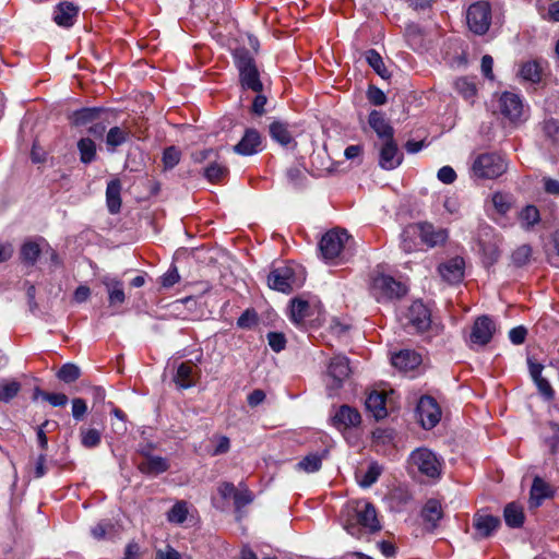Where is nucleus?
<instances>
[{"mask_svg":"<svg viewBox=\"0 0 559 559\" xmlns=\"http://www.w3.org/2000/svg\"><path fill=\"white\" fill-rule=\"evenodd\" d=\"M437 176H438V179L445 185L453 183L456 179V174H455L454 169L450 166L441 167L438 170Z\"/></svg>","mask_w":559,"mask_h":559,"instance_id":"680f3d73","label":"nucleus"},{"mask_svg":"<svg viewBox=\"0 0 559 559\" xmlns=\"http://www.w3.org/2000/svg\"><path fill=\"white\" fill-rule=\"evenodd\" d=\"M188 515V506L186 501H178L167 513V520L170 523L181 524Z\"/></svg>","mask_w":559,"mask_h":559,"instance_id":"37998d69","label":"nucleus"},{"mask_svg":"<svg viewBox=\"0 0 559 559\" xmlns=\"http://www.w3.org/2000/svg\"><path fill=\"white\" fill-rule=\"evenodd\" d=\"M343 527L355 538L364 533L374 534L381 530L374 506L367 500L349 501L343 511Z\"/></svg>","mask_w":559,"mask_h":559,"instance_id":"f257e3e1","label":"nucleus"},{"mask_svg":"<svg viewBox=\"0 0 559 559\" xmlns=\"http://www.w3.org/2000/svg\"><path fill=\"white\" fill-rule=\"evenodd\" d=\"M131 136V130L129 127L122 124V126H115L111 127L107 134H106V145L108 147V151L115 152V150L124 144L129 141Z\"/></svg>","mask_w":559,"mask_h":559,"instance_id":"5701e85b","label":"nucleus"},{"mask_svg":"<svg viewBox=\"0 0 559 559\" xmlns=\"http://www.w3.org/2000/svg\"><path fill=\"white\" fill-rule=\"evenodd\" d=\"M391 360L395 368L402 371H408L420 365L421 356L415 350L403 349L394 354Z\"/></svg>","mask_w":559,"mask_h":559,"instance_id":"412c9836","label":"nucleus"},{"mask_svg":"<svg viewBox=\"0 0 559 559\" xmlns=\"http://www.w3.org/2000/svg\"><path fill=\"white\" fill-rule=\"evenodd\" d=\"M40 396L52 406H64L68 403V396L63 393L38 392Z\"/></svg>","mask_w":559,"mask_h":559,"instance_id":"4d7b16f0","label":"nucleus"},{"mask_svg":"<svg viewBox=\"0 0 559 559\" xmlns=\"http://www.w3.org/2000/svg\"><path fill=\"white\" fill-rule=\"evenodd\" d=\"M381 473H382L381 466H379L377 463H371L368 466V469L358 479V484L364 488H368V487L372 486L378 480Z\"/></svg>","mask_w":559,"mask_h":559,"instance_id":"c03bdc74","label":"nucleus"},{"mask_svg":"<svg viewBox=\"0 0 559 559\" xmlns=\"http://www.w3.org/2000/svg\"><path fill=\"white\" fill-rule=\"evenodd\" d=\"M369 289L379 302L401 298L407 292L403 283L385 274L372 275Z\"/></svg>","mask_w":559,"mask_h":559,"instance_id":"7ed1b4c3","label":"nucleus"},{"mask_svg":"<svg viewBox=\"0 0 559 559\" xmlns=\"http://www.w3.org/2000/svg\"><path fill=\"white\" fill-rule=\"evenodd\" d=\"M407 235H418L421 241L431 248L443 245L449 236L447 229L435 227L428 222L406 226V236Z\"/></svg>","mask_w":559,"mask_h":559,"instance_id":"0eeeda50","label":"nucleus"},{"mask_svg":"<svg viewBox=\"0 0 559 559\" xmlns=\"http://www.w3.org/2000/svg\"><path fill=\"white\" fill-rule=\"evenodd\" d=\"M507 170L504 158L496 153H484L478 155L473 165V176L479 179H495Z\"/></svg>","mask_w":559,"mask_h":559,"instance_id":"20e7f679","label":"nucleus"},{"mask_svg":"<svg viewBox=\"0 0 559 559\" xmlns=\"http://www.w3.org/2000/svg\"><path fill=\"white\" fill-rule=\"evenodd\" d=\"M262 150V138L255 129H247L241 140L234 146V151L243 156L257 154Z\"/></svg>","mask_w":559,"mask_h":559,"instance_id":"2eb2a0df","label":"nucleus"},{"mask_svg":"<svg viewBox=\"0 0 559 559\" xmlns=\"http://www.w3.org/2000/svg\"><path fill=\"white\" fill-rule=\"evenodd\" d=\"M369 102L374 106H381L386 103L385 94L376 86H370L367 93Z\"/></svg>","mask_w":559,"mask_h":559,"instance_id":"13d9d810","label":"nucleus"},{"mask_svg":"<svg viewBox=\"0 0 559 559\" xmlns=\"http://www.w3.org/2000/svg\"><path fill=\"white\" fill-rule=\"evenodd\" d=\"M360 421L359 412L348 405L341 406L333 416V424L338 429L356 427Z\"/></svg>","mask_w":559,"mask_h":559,"instance_id":"aec40b11","label":"nucleus"},{"mask_svg":"<svg viewBox=\"0 0 559 559\" xmlns=\"http://www.w3.org/2000/svg\"><path fill=\"white\" fill-rule=\"evenodd\" d=\"M349 238L350 236L344 229L334 228L326 231L319 242L322 258L326 261L338 258Z\"/></svg>","mask_w":559,"mask_h":559,"instance_id":"423d86ee","label":"nucleus"},{"mask_svg":"<svg viewBox=\"0 0 559 559\" xmlns=\"http://www.w3.org/2000/svg\"><path fill=\"white\" fill-rule=\"evenodd\" d=\"M81 163L87 165L96 159L97 151L95 142L90 138H82L78 142Z\"/></svg>","mask_w":559,"mask_h":559,"instance_id":"f704fd0d","label":"nucleus"},{"mask_svg":"<svg viewBox=\"0 0 559 559\" xmlns=\"http://www.w3.org/2000/svg\"><path fill=\"white\" fill-rule=\"evenodd\" d=\"M532 257V248L528 245H522L518 247L512 253V262L516 266H523L527 264Z\"/></svg>","mask_w":559,"mask_h":559,"instance_id":"de8ad7c7","label":"nucleus"},{"mask_svg":"<svg viewBox=\"0 0 559 559\" xmlns=\"http://www.w3.org/2000/svg\"><path fill=\"white\" fill-rule=\"evenodd\" d=\"M267 342L270 347L275 352L280 353L285 348L286 338L284 334L277 332H270L267 334Z\"/></svg>","mask_w":559,"mask_h":559,"instance_id":"603ef678","label":"nucleus"},{"mask_svg":"<svg viewBox=\"0 0 559 559\" xmlns=\"http://www.w3.org/2000/svg\"><path fill=\"white\" fill-rule=\"evenodd\" d=\"M521 226L530 230L540 221L539 211L534 205H526L519 214Z\"/></svg>","mask_w":559,"mask_h":559,"instance_id":"c9c22d12","label":"nucleus"},{"mask_svg":"<svg viewBox=\"0 0 559 559\" xmlns=\"http://www.w3.org/2000/svg\"><path fill=\"white\" fill-rule=\"evenodd\" d=\"M402 163V155L399 153L394 139L384 141L380 148L379 165L385 170H392Z\"/></svg>","mask_w":559,"mask_h":559,"instance_id":"dca6fc26","label":"nucleus"},{"mask_svg":"<svg viewBox=\"0 0 559 559\" xmlns=\"http://www.w3.org/2000/svg\"><path fill=\"white\" fill-rule=\"evenodd\" d=\"M86 411L87 405L83 399L76 397L72 400V416L74 419H82Z\"/></svg>","mask_w":559,"mask_h":559,"instance_id":"052dcab7","label":"nucleus"},{"mask_svg":"<svg viewBox=\"0 0 559 559\" xmlns=\"http://www.w3.org/2000/svg\"><path fill=\"white\" fill-rule=\"evenodd\" d=\"M492 204L497 212L502 215L506 214L511 207L510 198L499 192L492 195Z\"/></svg>","mask_w":559,"mask_h":559,"instance_id":"3c124183","label":"nucleus"},{"mask_svg":"<svg viewBox=\"0 0 559 559\" xmlns=\"http://www.w3.org/2000/svg\"><path fill=\"white\" fill-rule=\"evenodd\" d=\"M385 394L383 392H371L366 400V408L379 420L386 417Z\"/></svg>","mask_w":559,"mask_h":559,"instance_id":"b1692460","label":"nucleus"},{"mask_svg":"<svg viewBox=\"0 0 559 559\" xmlns=\"http://www.w3.org/2000/svg\"><path fill=\"white\" fill-rule=\"evenodd\" d=\"M520 75L523 80L532 83H537L542 79V68L536 61H528L524 63L520 70Z\"/></svg>","mask_w":559,"mask_h":559,"instance_id":"ea45409f","label":"nucleus"},{"mask_svg":"<svg viewBox=\"0 0 559 559\" xmlns=\"http://www.w3.org/2000/svg\"><path fill=\"white\" fill-rule=\"evenodd\" d=\"M495 332V324L492 320L486 316L478 318L471 332V343L474 345L484 346L488 344Z\"/></svg>","mask_w":559,"mask_h":559,"instance_id":"4468645a","label":"nucleus"},{"mask_svg":"<svg viewBox=\"0 0 559 559\" xmlns=\"http://www.w3.org/2000/svg\"><path fill=\"white\" fill-rule=\"evenodd\" d=\"M418 235H407L406 236V227L403 229L401 234V247L405 252H413L417 248V243L415 238Z\"/></svg>","mask_w":559,"mask_h":559,"instance_id":"bf43d9fd","label":"nucleus"},{"mask_svg":"<svg viewBox=\"0 0 559 559\" xmlns=\"http://www.w3.org/2000/svg\"><path fill=\"white\" fill-rule=\"evenodd\" d=\"M546 135L552 140L554 143L559 144V126L555 121H547L544 127Z\"/></svg>","mask_w":559,"mask_h":559,"instance_id":"69168bd1","label":"nucleus"},{"mask_svg":"<svg viewBox=\"0 0 559 559\" xmlns=\"http://www.w3.org/2000/svg\"><path fill=\"white\" fill-rule=\"evenodd\" d=\"M552 436L546 440L547 445L552 454L559 452V424L549 423Z\"/></svg>","mask_w":559,"mask_h":559,"instance_id":"5fc2aeb1","label":"nucleus"},{"mask_svg":"<svg viewBox=\"0 0 559 559\" xmlns=\"http://www.w3.org/2000/svg\"><path fill=\"white\" fill-rule=\"evenodd\" d=\"M121 182L119 179H114L108 182L106 189V203L108 211L111 214H117L121 209Z\"/></svg>","mask_w":559,"mask_h":559,"instance_id":"a878e982","label":"nucleus"},{"mask_svg":"<svg viewBox=\"0 0 559 559\" xmlns=\"http://www.w3.org/2000/svg\"><path fill=\"white\" fill-rule=\"evenodd\" d=\"M468 27L475 34H485L490 25L491 13L487 2L472 4L466 14Z\"/></svg>","mask_w":559,"mask_h":559,"instance_id":"1a4fd4ad","label":"nucleus"},{"mask_svg":"<svg viewBox=\"0 0 559 559\" xmlns=\"http://www.w3.org/2000/svg\"><path fill=\"white\" fill-rule=\"evenodd\" d=\"M253 500L252 493L248 489L237 490L234 497V503L237 510L251 503Z\"/></svg>","mask_w":559,"mask_h":559,"instance_id":"6e6d98bb","label":"nucleus"},{"mask_svg":"<svg viewBox=\"0 0 559 559\" xmlns=\"http://www.w3.org/2000/svg\"><path fill=\"white\" fill-rule=\"evenodd\" d=\"M269 287L281 292L290 293L295 287H299L301 282L297 280L295 270L292 266H281L270 272L267 276Z\"/></svg>","mask_w":559,"mask_h":559,"instance_id":"6e6552de","label":"nucleus"},{"mask_svg":"<svg viewBox=\"0 0 559 559\" xmlns=\"http://www.w3.org/2000/svg\"><path fill=\"white\" fill-rule=\"evenodd\" d=\"M526 334L527 331L524 326H516L509 332V337L513 344L520 345L524 343Z\"/></svg>","mask_w":559,"mask_h":559,"instance_id":"e2e57ef3","label":"nucleus"},{"mask_svg":"<svg viewBox=\"0 0 559 559\" xmlns=\"http://www.w3.org/2000/svg\"><path fill=\"white\" fill-rule=\"evenodd\" d=\"M407 326L413 328L416 332H424L431 324V314L429 309L420 301H415L408 308Z\"/></svg>","mask_w":559,"mask_h":559,"instance_id":"9b49d317","label":"nucleus"},{"mask_svg":"<svg viewBox=\"0 0 559 559\" xmlns=\"http://www.w3.org/2000/svg\"><path fill=\"white\" fill-rule=\"evenodd\" d=\"M180 280V275L176 266L170 267L162 277L160 285L164 288H170L177 284Z\"/></svg>","mask_w":559,"mask_h":559,"instance_id":"864d4df0","label":"nucleus"},{"mask_svg":"<svg viewBox=\"0 0 559 559\" xmlns=\"http://www.w3.org/2000/svg\"><path fill=\"white\" fill-rule=\"evenodd\" d=\"M234 58L239 71L241 86L260 93L263 88V84L251 53L246 48H238L234 52Z\"/></svg>","mask_w":559,"mask_h":559,"instance_id":"f03ea898","label":"nucleus"},{"mask_svg":"<svg viewBox=\"0 0 559 559\" xmlns=\"http://www.w3.org/2000/svg\"><path fill=\"white\" fill-rule=\"evenodd\" d=\"M366 59L369 66L379 74L382 79H389L390 73L386 70L383 59L379 52L374 49H370L366 52Z\"/></svg>","mask_w":559,"mask_h":559,"instance_id":"58836bf2","label":"nucleus"},{"mask_svg":"<svg viewBox=\"0 0 559 559\" xmlns=\"http://www.w3.org/2000/svg\"><path fill=\"white\" fill-rule=\"evenodd\" d=\"M103 283L107 288L110 306H117L124 302L126 295L122 282L112 278H104Z\"/></svg>","mask_w":559,"mask_h":559,"instance_id":"c756f323","label":"nucleus"},{"mask_svg":"<svg viewBox=\"0 0 559 559\" xmlns=\"http://www.w3.org/2000/svg\"><path fill=\"white\" fill-rule=\"evenodd\" d=\"M168 468V461L162 456L147 455L144 461L139 463L140 472L147 475H158Z\"/></svg>","mask_w":559,"mask_h":559,"instance_id":"393cba45","label":"nucleus"},{"mask_svg":"<svg viewBox=\"0 0 559 559\" xmlns=\"http://www.w3.org/2000/svg\"><path fill=\"white\" fill-rule=\"evenodd\" d=\"M79 7L73 2L64 1L59 3L53 11V21L62 27H70L76 21Z\"/></svg>","mask_w":559,"mask_h":559,"instance_id":"a211bd4d","label":"nucleus"},{"mask_svg":"<svg viewBox=\"0 0 559 559\" xmlns=\"http://www.w3.org/2000/svg\"><path fill=\"white\" fill-rule=\"evenodd\" d=\"M21 390V383L11 380L0 383V402L8 403L14 399Z\"/></svg>","mask_w":559,"mask_h":559,"instance_id":"79ce46f5","label":"nucleus"},{"mask_svg":"<svg viewBox=\"0 0 559 559\" xmlns=\"http://www.w3.org/2000/svg\"><path fill=\"white\" fill-rule=\"evenodd\" d=\"M417 413L425 429L433 428L441 418L440 407L431 396H423L419 400Z\"/></svg>","mask_w":559,"mask_h":559,"instance_id":"9d476101","label":"nucleus"},{"mask_svg":"<svg viewBox=\"0 0 559 559\" xmlns=\"http://www.w3.org/2000/svg\"><path fill=\"white\" fill-rule=\"evenodd\" d=\"M40 249L36 242H25L21 249V257L25 262L34 264L39 257Z\"/></svg>","mask_w":559,"mask_h":559,"instance_id":"09e8293b","label":"nucleus"},{"mask_svg":"<svg viewBox=\"0 0 559 559\" xmlns=\"http://www.w3.org/2000/svg\"><path fill=\"white\" fill-rule=\"evenodd\" d=\"M155 559H181V555L170 546H167L165 550H157Z\"/></svg>","mask_w":559,"mask_h":559,"instance_id":"338daca9","label":"nucleus"},{"mask_svg":"<svg viewBox=\"0 0 559 559\" xmlns=\"http://www.w3.org/2000/svg\"><path fill=\"white\" fill-rule=\"evenodd\" d=\"M421 516L425 522L431 525V528H436L438 521L443 516L440 501L429 499L423 508Z\"/></svg>","mask_w":559,"mask_h":559,"instance_id":"c85d7f7f","label":"nucleus"},{"mask_svg":"<svg viewBox=\"0 0 559 559\" xmlns=\"http://www.w3.org/2000/svg\"><path fill=\"white\" fill-rule=\"evenodd\" d=\"M228 174V169L219 164H211L204 169V176L210 182H219Z\"/></svg>","mask_w":559,"mask_h":559,"instance_id":"49530a36","label":"nucleus"},{"mask_svg":"<svg viewBox=\"0 0 559 559\" xmlns=\"http://www.w3.org/2000/svg\"><path fill=\"white\" fill-rule=\"evenodd\" d=\"M409 465L428 478H439L442 472L441 460L427 448L413 451L409 456Z\"/></svg>","mask_w":559,"mask_h":559,"instance_id":"39448f33","label":"nucleus"},{"mask_svg":"<svg viewBox=\"0 0 559 559\" xmlns=\"http://www.w3.org/2000/svg\"><path fill=\"white\" fill-rule=\"evenodd\" d=\"M548 495L549 486L542 478L536 477L530 492V507L538 508Z\"/></svg>","mask_w":559,"mask_h":559,"instance_id":"72a5a7b5","label":"nucleus"},{"mask_svg":"<svg viewBox=\"0 0 559 559\" xmlns=\"http://www.w3.org/2000/svg\"><path fill=\"white\" fill-rule=\"evenodd\" d=\"M80 376L81 370L74 364H64L57 373V377L66 383H72L76 381Z\"/></svg>","mask_w":559,"mask_h":559,"instance_id":"a18cd8bd","label":"nucleus"},{"mask_svg":"<svg viewBox=\"0 0 559 559\" xmlns=\"http://www.w3.org/2000/svg\"><path fill=\"white\" fill-rule=\"evenodd\" d=\"M100 114L99 108H82L70 116V121L75 127H88L99 118Z\"/></svg>","mask_w":559,"mask_h":559,"instance_id":"cd10ccee","label":"nucleus"},{"mask_svg":"<svg viewBox=\"0 0 559 559\" xmlns=\"http://www.w3.org/2000/svg\"><path fill=\"white\" fill-rule=\"evenodd\" d=\"M535 384L537 385L539 392L548 400L552 399L554 397V390L550 385V383L548 382L547 379L545 378H538L536 380H534Z\"/></svg>","mask_w":559,"mask_h":559,"instance_id":"0e129e2a","label":"nucleus"},{"mask_svg":"<svg viewBox=\"0 0 559 559\" xmlns=\"http://www.w3.org/2000/svg\"><path fill=\"white\" fill-rule=\"evenodd\" d=\"M473 525L478 537L486 538L498 528L500 525V520L499 518L490 514L476 513L473 520Z\"/></svg>","mask_w":559,"mask_h":559,"instance_id":"4be33fe9","label":"nucleus"},{"mask_svg":"<svg viewBox=\"0 0 559 559\" xmlns=\"http://www.w3.org/2000/svg\"><path fill=\"white\" fill-rule=\"evenodd\" d=\"M271 138L283 146H287L294 142V136L288 130V126L281 121H274L270 124Z\"/></svg>","mask_w":559,"mask_h":559,"instance_id":"2f4dec72","label":"nucleus"},{"mask_svg":"<svg viewBox=\"0 0 559 559\" xmlns=\"http://www.w3.org/2000/svg\"><path fill=\"white\" fill-rule=\"evenodd\" d=\"M349 374L350 367L348 358L341 355L333 357L329 365V376L333 381L332 384H329L330 389H340Z\"/></svg>","mask_w":559,"mask_h":559,"instance_id":"ddd939ff","label":"nucleus"},{"mask_svg":"<svg viewBox=\"0 0 559 559\" xmlns=\"http://www.w3.org/2000/svg\"><path fill=\"white\" fill-rule=\"evenodd\" d=\"M181 153L175 146H169L164 151L163 163L165 168H174L180 162Z\"/></svg>","mask_w":559,"mask_h":559,"instance_id":"8fccbe9b","label":"nucleus"},{"mask_svg":"<svg viewBox=\"0 0 559 559\" xmlns=\"http://www.w3.org/2000/svg\"><path fill=\"white\" fill-rule=\"evenodd\" d=\"M141 548L136 543H129L124 550L123 559H140Z\"/></svg>","mask_w":559,"mask_h":559,"instance_id":"774afa93","label":"nucleus"},{"mask_svg":"<svg viewBox=\"0 0 559 559\" xmlns=\"http://www.w3.org/2000/svg\"><path fill=\"white\" fill-rule=\"evenodd\" d=\"M81 444L86 449L96 448L102 441V433L95 428H81Z\"/></svg>","mask_w":559,"mask_h":559,"instance_id":"a19ab883","label":"nucleus"},{"mask_svg":"<svg viewBox=\"0 0 559 559\" xmlns=\"http://www.w3.org/2000/svg\"><path fill=\"white\" fill-rule=\"evenodd\" d=\"M368 123L370 128L377 133L378 138L381 139L383 142L393 140V127L385 119L382 112L378 110H372L369 114Z\"/></svg>","mask_w":559,"mask_h":559,"instance_id":"6ab92c4d","label":"nucleus"},{"mask_svg":"<svg viewBox=\"0 0 559 559\" xmlns=\"http://www.w3.org/2000/svg\"><path fill=\"white\" fill-rule=\"evenodd\" d=\"M192 372L193 366L191 361L180 364L175 376V382L182 389L192 386Z\"/></svg>","mask_w":559,"mask_h":559,"instance_id":"e433bc0d","label":"nucleus"},{"mask_svg":"<svg viewBox=\"0 0 559 559\" xmlns=\"http://www.w3.org/2000/svg\"><path fill=\"white\" fill-rule=\"evenodd\" d=\"M506 524L510 527H521L524 523L525 515L523 508L515 503H508L503 511Z\"/></svg>","mask_w":559,"mask_h":559,"instance_id":"7c9ffc66","label":"nucleus"},{"mask_svg":"<svg viewBox=\"0 0 559 559\" xmlns=\"http://www.w3.org/2000/svg\"><path fill=\"white\" fill-rule=\"evenodd\" d=\"M455 91L471 105H473L477 97V86L475 79L459 78L454 82Z\"/></svg>","mask_w":559,"mask_h":559,"instance_id":"bb28decb","label":"nucleus"},{"mask_svg":"<svg viewBox=\"0 0 559 559\" xmlns=\"http://www.w3.org/2000/svg\"><path fill=\"white\" fill-rule=\"evenodd\" d=\"M309 304L307 300L301 298H295L292 300L290 318L296 324H300L304 320L309 317Z\"/></svg>","mask_w":559,"mask_h":559,"instance_id":"4c0bfd02","label":"nucleus"},{"mask_svg":"<svg viewBox=\"0 0 559 559\" xmlns=\"http://www.w3.org/2000/svg\"><path fill=\"white\" fill-rule=\"evenodd\" d=\"M464 266V260L460 257H455L440 264L439 273L445 282L456 284L463 280Z\"/></svg>","mask_w":559,"mask_h":559,"instance_id":"f3484780","label":"nucleus"},{"mask_svg":"<svg viewBox=\"0 0 559 559\" xmlns=\"http://www.w3.org/2000/svg\"><path fill=\"white\" fill-rule=\"evenodd\" d=\"M326 450H324L322 453H310L298 462L296 468L305 473H316L320 471L322 466V461L326 456Z\"/></svg>","mask_w":559,"mask_h":559,"instance_id":"473e14b6","label":"nucleus"},{"mask_svg":"<svg viewBox=\"0 0 559 559\" xmlns=\"http://www.w3.org/2000/svg\"><path fill=\"white\" fill-rule=\"evenodd\" d=\"M499 110L510 121H518L522 118L524 106L521 97L511 92H504L499 97Z\"/></svg>","mask_w":559,"mask_h":559,"instance_id":"f8f14e48","label":"nucleus"}]
</instances>
